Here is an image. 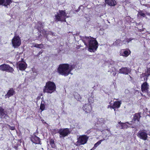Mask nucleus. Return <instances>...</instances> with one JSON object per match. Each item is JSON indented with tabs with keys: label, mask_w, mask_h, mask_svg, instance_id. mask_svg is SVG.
<instances>
[{
	"label": "nucleus",
	"mask_w": 150,
	"mask_h": 150,
	"mask_svg": "<svg viewBox=\"0 0 150 150\" xmlns=\"http://www.w3.org/2000/svg\"><path fill=\"white\" fill-rule=\"evenodd\" d=\"M74 68V65L63 64L59 65L57 70L60 74L62 75L67 76L69 74H72L71 73V71Z\"/></svg>",
	"instance_id": "nucleus-1"
},
{
	"label": "nucleus",
	"mask_w": 150,
	"mask_h": 150,
	"mask_svg": "<svg viewBox=\"0 0 150 150\" xmlns=\"http://www.w3.org/2000/svg\"><path fill=\"white\" fill-rule=\"evenodd\" d=\"M85 45L88 46V50L90 52H94L98 47L97 42L94 39L86 37L83 40Z\"/></svg>",
	"instance_id": "nucleus-2"
},
{
	"label": "nucleus",
	"mask_w": 150,
	"mask_h": 150,
	"mask_svg": "<svg viewBox=\"0 0 150 150\" xmlns=\"http://www.w3.org/2000/svg\"><path fill=\"white\" fill-rule=\"evenodd\" d=\"M56 88L55 83L53 82L49 81L46 83L43 92L44 93H51L55 91Z\"/></svg>",
	"instance_id": "nucleus-3"
},
{
	"label": "nucleus",
	"mask_w": 150,
	"mask_h": 150,
	"mask_svg": "<svg viewBox=\"0 0 150 150\" xmlns=\"http://www.w3.org/2000/svg\"><path fill=\"white\" fill-rule=\"evenodd\" d=\"M65 11L59 10L55 15V20L57 21H66L65 19L67 18Z\"/></svg>",
	"instance_id": "nucleus-4"
},
{
	"label": "nucleus",
	"mask_w": 150,
	"mask_h": 150,
	"mask_svg": "<svg viewBox=\"0 0 150 150\" xmlns=\"http://www.w3.org/2000/svg\"><path fill=\"white\" fill-rule=\"evenodd\" d=\"M88 138L86 135L80 136L78 139V140L75 144L76 146H80L86 143Z\"/></svg>",
	"instance_id": "nucleus-5"
},
{
	"label": "nucleus",
	"mask_w": 150,
	"mask_h": 150,
	"mask_svg": "<svg viewBox=\"0 0 150 150\" xmlns=\"http://www.w3.org/2000/svg\"><path fill=\"white\" fill-rule=\"evenodd\" d=\"M0 70L3 71L13 73L14 71L13 68L10 67L8 64H4L0 65Z\"/></svg>",
	"instance_id": "nucleus-6"
},
{
	"label": "nucleus",
	"mask_w": 150,
	"mask_h": 150,
	"mask_svg": "<svg viewBox=\"0 0 150 150\" xmlns=\"http://www.w3.org/2000/svg\"><path fill=\"white\" fill-rule=\"evenodd\" d=\"M12 43L13 47L14 48L18 47L21 43L20 38L18 36H15L12 39Z\"/></svg>",
	"instance_id": "nucleus-7"
},
{
	"label": "nucleus",
	"mask_w": 150,
	"mask_h": 150,
	"mask_svg": "<svg viewBox=\"0 0 150 150\" xmlns=\"http://www.w3.org/2000/svg\"><path fill=\"white\" fill-rule=\"evenodd\" d=\"M58 132L59 134L60 138L64 137L70 133L69 129L68 128L59 129Z\"/></svg>",
	"instance_id": "nucleus-8"
},
{
	"label": "nucleus",
	"mask_w": 150,
	"mask_h": 150,
	"mask_svg": "<svg viewBox=\"0 0 150 150\" xmlns=\"http://www.w3.org/2000/svg\"><path fill=\"white\" fill-rule=\"evenodd\" d=\"M131 71V69L129 67H122L120 69L119 71L120 73L122 74L125 75L128 74Z\"/></svg>",
	"instance_id": "nucleus-9"
},
{
	"label": "nucleus",
	"mask_w": 150,
	"mask_h": 150,
	"mask_svg": "<svg viewBox=\"0 0 150 150\" xmlns=\"http://www.w3.org/2000/svg\"><path fill=\"white\" fill-rule=\"evenodd\" d=\"M137 135L140 139L144 140H146L148 137L147 134L143 131L138 132Z\"/></svg>",
	"instance_id": "nucleus-10"
},
{
	"label": "nucleus",
	"mask_w": 150,
	"mask_h": 150,
	"mask_svg": "<svg viewBox=\"0 0 150 150\" xmlns=\"http://www.w3.org/2000/svg\"><path fill=\"white\" fill-rule=\"evenodd\" d=\"M149 89V85L146 82H144L141 86V90L142 92H147V94H149L148 89Z\"/></svg>",
	"instance_id": "nucleus-11"
},
{
	"label": "nucleus",
	"mask_w": 150,
	"mask_h": 150,
	"mask_svg": "<svg viewBox=\"0 0 150 150\" xmlns=\"http://www.w3.org/2000/svg\"><path fill=\"white\" fill-rule=\"evenodd\" d=\"M120 55L127 57L129 54L130 52L128 50L122 49L120 50Z\"/></svg>",
	"instance_id": "nucleus-12"
},
{
	"label": "nucleus",
	"mask_w": 150,
	"mask_h": 150,
	"mask_svg": "<svg viewBox=\"0 0 150 150\" xmlns=\"http://www.w3.org/2000/svg\"><path fill=\"white\" fill-rule=\"evenodd\" d=\"M30 140L33 143L36 144H39L40 142V138L35 135L31 136Z\"/></svg>",
	"instance_id": "nucleus-13"
},
{
	"label": "nucleus",
	"mask_w": 150,
	"mask_h": 150,
	"mask_svg": "<svg viewBox=\"0 0 150 150\" xmlns=\"http://www.w3.org/2000/svg\"><path fill=\"white\" fill-rule=\"evenodd\" d=\"M15 93V91L13 88H11L5 95V98H9L13 96Z\"/></svg>",
	"instance_id": "nucleus-14"
},
{
	"label": "nucleus",
	"mask_w": 150,
	"mask_h": 150,
	"mask_svg": "<svg viewBox=\"0 0 150 150\" xmlns=\"http://www.w3.org/2000/svg\"><path fill=\"white\" fill-rule=\"evenodd\" d=\"M84 111L85 112L88 113L90 112L91 109V106L89 104H86L83 107Z\"/></svg>",
	"instance_id": "nucleus-15"
},
{
	"label": "nucleus",
	"mask_w": 150,
	"mask_h": 150,
	"mask_svg": "<svg viewBox=\"0 0 150 150\" xmlns=\"http://www.w3.org/2000/svg\"><path fill=\"white\" fill-rule=\"evenodd\" d=\"M105 2L106 4L111 6H115L117 4L115 0H105Z\"/></svg>",
	"instance_id": "nucleus-16"
},
{
	"label": "nucleus",
	"mask_w": 150,
	"mask_h": 150,
	"mask_svg": "<svg viewBox=\"0 0 150 150\" xmlns=\"http://www.w3.org/2000/svg\"><path fill=\"white\" fill-rule=\"evenodd\" d=\"M18 67L20 70H23L26 68L27 64L25 62H22L19 64Z\"/></svg>",
	"instance_id": "nucleus-17"
},
{
	"label": "nucleus",
	"mask_w": 150,
	"mask_h": 150,
	"mask_svg": "<svg viewBox=\"0 0 150 150\" xmlns=\"http://www.w3.org/2000/svg\"><path fill=\"white\" fill-rule=\"evenodd\" d=\"M12 0H0V5L6 6L12 2Z\"/></svg>",
	"instance_id": "nucleus-18"
},
{
	"label": "nucleus",
	"mask_w": 150,
	"mask_h": 150,
	"mask_svg": "<svg viewBox=\"0 0 150 150\" xmlns=\"http://www.w3.org/2000/svg\"><path fill=\"white\" fill-rule=\"evenodd\" d=\"M0 116L2 117L7 116L6 112L4 111V109L1 107H0Z\"/></svg>",
	"instance_id": "nucleus-19"
},
{
	"label": "nucleus",
	"mask_w": 150,
	"mask_h": 150,
	"mask_svg": "<svg viewBox=\"0 0 150 150\" xmlns=\"http://www.w3.org/2000/svg\"><path fill=\"white\" fill-rule=\"evenodd\" d=\"M121 101H116L114 102V103L112 106V108L113 109L115 108H119L121 105Z\"/></svg>",
	"instance_id": "nucleus-20"
},
{
	"label": "nucleus",
	"mask_w": 150,
	"mask_h": 150,
	"mask_svg": "<svg viewBox=\"0 0 150 150\" xmlns=\"http://www.w3.org/2000/svg\"><path fill=\"white\" fill-rule=\"evenodd\" d=\"M108 139V137L106 138H103V139L100 140L98 141L94 145V147H96L98 146L100 144L101 142L104 140H107Z\"/></svg>",
	"instance_id": "nucleus-21"
},
{
	"label": "nucleus",
	"mask_w": 150,
	"mask_h": 150,
	"mask_svg": "<svg viewBox=\"0 0 150 150\" xmlns=\"http://www.w3.org/2000/svg\"><path fill=\"white\" fill-rule=\"evenodd\" d=\"M75 98L78 100L81 101V98L80 95L77 93H75L74 94Z\"/></svg>",
	"instance_id": "nucleus-22"
},
{
	"label": "nucleus",
	"mask_w": 150,
	"mask_h": 150,
	"mask_svg": "<svg viewBox=\"0 0 150 150\" xmlns=\"http://www.w3.org/2000/svg\"><path fill=\"white\" fill-rule=\"evenodd\" d=\"M140 117V116L139 113L135 114L134 117V121L137 120L138 122L139 121Z\"/></svg>",
	"instance_id": "nucleus-23"
},
{
	"label": "nucleus",
	"mask_w": 150,
	"mask_h": 150,
	"mask_svg": "<svg viewBox=\"0 0 150 150\" xmlns=\"http://www.w3.org/2000/svg\"><path fill=\"white\" fill-rule=\"evenodd\" d=\"M105 120L103 118H98V119L97 123L99 124L100 123L101 124H104L105 123Z\"/></svg>",
	"instance_id": "nucleus-24"
},
{
	"label": "nucleus",
	"mask_w": 150,
	"mask_h": 150,
	"mask_svg": "<svg viewBox=\"0 0 150 150\" xmlns=\"http://www.w3.org/2000/svg\"><path fill=\"white\" fill-rule=\"evenodd\" d=\"M133 39V38H127L124 40L123 41V43L124 44H126V43H128L131 41Z\"/></svg>",
	"instance_id": "nucleus-25"
},
{
	"label": "nucleus",
	"mask_w": 150,
	"mask_h": 150,
	"mask_svg": "<svg viewBox=\"0 0 150 150\" xmlns=\"http://www.w3.org/2000/svg\"><path fill=\"white\" fill-rule=\"evenodd\" d=\"M44 23H42L40 22H39L38 23V28H43L44 26Z\"/></svg>",
	"instance_id": "nucleus-26"
},
{
	"label": "nucleus",
	"mask_w": 150,
	"mask_h": 150,
	"mask_svg": "<svg viewBox=\"0 0 150 150\" xmlns=\"http://www.w3.org/2000/svg\"><path fill=\"white\" fill-rule=\"evenodd\" d=\"M145 14V13H144L142 11H138V14L144 17H145L146 16Z\"/></svg>",
	"instance_id": "nucleus-27"
},
{
	"label": "nucleus",
	"mask_w": 150,
	"mask_h": 150,
	"mask_svg": "<svg viewBox=\"0 0 150 150\" xmlns=\"http://www.w3.org/2000/svg\"><path fill=\"white\" fill-rule=\"evenodd\" d=\"M45 108V105L44 103V102L43 103V102H42L40 107V109L42 111H43Z\"/></svg>",
	"instance_id": "nucleus-28"
},
{
	"label": "nucleus",
	"mask_w": 150,
	"mask_h": 150,
	"mask_svg": "<svg viewBox=\"0 0 150 150\" xmlns=\"http://www.w3.org/2000/svg\"><path fill=\"white\" fill-rule=\"evenodd\" d=\"M50 144L52 148H54L55 146L54 141V140L51 139L50 140Z\"/></svg>",
	"instance_id": "nucleus-29"
},
{
	"label": "nucleus",
	"mask_w": 150,
	"mask_h": 150,
	"mask_svg": "<svg viewBox=\"0 0 150 150\" xmlns=\"http://www.w3.org/2000/svg\"><path fill=\"white\" fill-rule=\"evenodd\" d=\"M43 45L42 44H36L34 46V47L38 48H43Z\"/></svg>",
	"instance_id": "nucleus-30"
},
{
	"label": "nucleus",
	"mask_w": 150,
	"mask_h": 150,
	"mask_svg": "<svg viewBox=\"0 0 150 150\" xmlns=\"http://www.w3.org/2000/svg\"><path fill=\"white\" fill-rule=\"evenodd\" d=\"M145 76L148 77L149 75H150V68L147 69V72H146Z\"/></svg>",
	"instance_id": "nucleus-31"
},
{
	"label": "nucleus",
	"mask_w": 150,
	"mask_h": 150,
	"mask_svg": "<svg viewBox=\"0 0 150 150\" xmlns=\"http://www.w3.org/2000/svg\"><path fill=\"white\" fill-rule=\"evenodd\" d=\"M122 128H127L128 127V125L126 123H123L122 125Z\"/></svg>",
	"instance_id": "nucleus-32"
},
{
	"label": "nucleus",
	"mask_w": 150,
	"mask_h": 150,
	"mask_svg": "<svg viewBox=\"0 0 150 150\" xmlns=\"http://www.w3.org/2000/svg\"><path fill=\"white\" fill-rule=\"evenodd\" d=\"M120 43V40H116L114 43L115 45H118Z\"/></svg>",
	"instance_id": "nucleus-33"
},
{
	"label": "nucleus",
	"mask_w": 150,
	"mask_h": 150,
	"mask_svg": "<svg viewBox=\"0 0 150 150\" xmlns=\"http://www.w3.org/2000/svg\"><path fill=\"white\" fill-rule=\"evenodd\" d=\"M8 126L9 127V128H10V129L12 130H14L15 129V127H11V126H10L8 125Z\"/></svg>",
	"instance_id": "nucleus-34"
},
{
	"label": "nucleus",
	"mask_w": 150,
	"mask_h": 150,
	"mask_svg": "<svg viewBox=\"0 0 150 150\" xmlns=\"http://www.w3.org/2000/svg\"><path fill=\"white\" fill-rule=\"evenodd\" d=\"M114 63V62L113 61H111L110 62V64H112Z\"/></svg>",
	"instance_id": "nucleus-35"
},
{
	"label": "nucleus",
	"mask_w": 150,
	"mask_h": 150,
	"mask_svg": "<svg viewBox=\"0 0 150 150\" xmlns=\"http://www.w3.org/2000/svg\"><path fill=\"white\" fill-rule=\"evenodd\" d=\"M116 72H113V73H112V75L113 76H115L116 75Z\"/></svg>",
	"instance_id": "nucleus-36"
},
{
	"label": "nucleus",
	"mask_w": 150,
	"mask_h": 150,
	"mask_svg": "<svg viewBox=\"0 0 150 150\" xmlns=\"http://www.w3.org/2000/svg\"><path fill=\"white\" fill-rule=\"evenodd\" d=\"M146 15H147L148 16H149V15H150V13H149V12H146Z\"/></svg>",
	"instance_id": "nucleus-37"
},
{
	"label": "nucleus",
	"mask_w": 150,
	"mask_h": 150,
	"mask_svg": "<svg viewBox=\"0 0 150 150\" xmlns=\"http://www.w3.org/2000/svg\"><path fill=\"white\" fill-rule=\"evenodd\" d=\"M147 115L150 117V112L149 113V114H148Z\"/></svg>",
	"instance_id": "nucleus-38"
},
{
	"label": "nucleus",
	"mask_w": 150,
	"mask_h": 150,
	"mask_svg": "<svg viewBox=\"0 0 150 150\" xmlns=\"http://www.w3.org/2000/svg\"><path fill=\"white\" fill-rule=\"evenodd\" d=\"M50 33L52 34V35H53V34H54V33Z\"/></svg>",
	"instance_id": "nucleus-39"
},
{
	"label": "nucleus",
	"mask_w": 150,
	"mask_h": 150,
	"mask_svg": "<svg viewBox=\"0 0 150 150\" xmlns=\"http://www.w3.org/2000/svg\"><path fill=\"white\" fill-rule=\"evenodd\" d=\"M71 150H75V149H72Z\"/></svg>",
	"instance_id": "nucleus-40"
},
{
	"label": "nucleus",
	"mask_w": 150,
	"mask_h": 150,
	"mask_svg": "<svg viewBox=\"0 0 150 150\" xmlns=\"http://www.w3.org/2000/svg\"><path fill=\"white\" fill-rule=\"evenodd\" d=\"M129 76L130 77V78H131V77L130 76Z\"/></svg>",
	"instance_id": "nucleus-41"
}]
</instances>
